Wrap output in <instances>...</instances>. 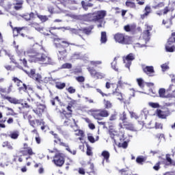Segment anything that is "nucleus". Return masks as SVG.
Wrapping results in <instances>:
<instances>
[{"label": "nucleus", "mask_w": 175, "mask_h": 175, "mask_svg": "<svg viewBox=\"0 0 175 175\" xmlns=\"http://www.w3.org/2000/svg\"><path fill=\"white\" fill-rule=\"evenodd\" d=\"M13 83H10L7 88L0 87V98L3 100H7V102L12 105H18L20 104V100L9 95V94L13 92Z\"/></svg>", "instance_id": "f257e3e1"}, {"label": "nucleus", "mask_w": 175, "mask_h": 175, "mask_svg": "<svg viewBox=\"0 0 175 175\" xmlns=\"http://www.w3.org/2000/svg\"><path fill=\"white\" fill-rule=\"evenodd\" d=\"M38 47H40L39 45H33L31 48H29L26 51V55L29 57L30 62H38L39 61V57L42 53H39Z\"/></svg>", "instance_id": "f03ea898"}, {"label": "nucleus", "mask_w": 175, "mask_h": 175, "mask_svg": "<svg viewBox=\"0 0 175 175\" xmlns=\"http://www.w3.org/2000/svg\"><path fill=\"white\" fill-rule=\"evenodd\" d=\"M55 47L59 51L58 57L60 59H64L66 58V49L70 46V43L68 42V41H62L61 42L55 43Z\"/></svg>", "instance_id": "7ed1b4c3"}, {"label": "nucleus", "mask_w": 175, "mask_h": 175, "mask_svg": "<svg viewBox=\"0 0 175 175\" xmlns=\"http://www.w3.org/2000/svg\"><path fill=\"white\" fill-rule=\"evenodd\" d=\"M50 134L53 135L54 138V143L55 144H59V146H62V147H65L66 151H68L70 154H72V155H76L77 151L76 150H71L70 148H69V145L68 144H66L65 142H62V139L61 137H59V135L58 134L53 131H50Z\"/></svg>", "instance_id": "20e7f679"}, {"label": "nucleus", "mask_w": 175, "mask_h": 175, "mask_svg": "<svg viewBox=\"0 0 175 175\" xmlns=\"http://www.w3.org/2000/svg\"><path fill=\"white\" fill-rule=\"evenodd\" d=\"M89 111L91 113V116L96 120H102V118H106L110 116L109 111L105 109H90Z\"/></svg>", "instance_id": "39448f33"}, {"label": "nucleus", "mask_w": 175, "mask_h": 175, "mask_svg": "<svg viewBox=\"0 0 175 175\" xmlns=\"http://www.w3.org/2000/svg\"><path fill=\"white\" fill-rule=\"evenodd\" d=\"M138 124L140 126H135L132 124V122H124V123H120L119 126H124L126 129L129 131H140V129H143V126H144V121H138Z\"/></svg>", "instance_id": "423d86ee"}, {"label": "nucleus", "mask_w": 175, "mask_h": 175, "mask_svg": "<svg viewBox=\"0 0 175 175\" xmlns=\"http://www.w3.org/2000/svg\"><path fill=\"white\" fill-rule=\"evenodd\" d=\"M114 39L116 42L120 43V44H131V38L122 33H116L114 36Z\"/></svg>", "instance_id": "0eeeda50"}, {"label": "nucleus", "mask_w": 175, "mask_h": 175, "mask_svg": "<svg viewBox=\"0 0 175 175\" xmlns=\"http://www.w3.org/2000/svg\"><path fill=\"white\" fill-rule=\"evenodd\" d=\"M175 32L171 33L165 44V51L167 53H173L175 50Z\"/></svg>", "instance_id": "6e6552de"}, {"label": "nucleus", "mask_w": 175, "mask_h": 175, "mask_svg": "<svg viewBox=\"0 0 175 175\" xmlns=\"http://www.w3.org/2000/svg\"><path fill=\"white\" fill-rule=\"evenodd\" d=\"M19 152L20 154H22L23 157L29 156L26 157V161H28V159H30L32 155H35V152H33V150L32 149V148L29 147L28 146V144L27 143L23 144V150H20Z\"/></svg>", "instance_id": "1a4fd4ad"}, {"label": "nucleus", "mask_w": 175, "mask_h": 175, "mask_svg": "<svg viewBox=\"0 0 175 175\" xmlns=\"http://www.w3.org/2000/svg\"><path fill=\"white\" fill-rule=\"evenodd\" d=\"M156 116L161 120H166L170 116V110L166 107H163L161 109H157L155 111Z\"/></svg>", "instance_id": "9d476101"}, {"label": "nucleus", "mask_w": 175, "mask_h": 175, "mask_svg": "<svg viewBox=\"0 0 175 175\" xmlns=\"http://www.w3.org/2000/svg\"><path fill=\"white\" fill-rule=\"evenodd\" d=\"M87 70L89 72L91 77L96 79V80H102V79H105V77L106 76L105 73L98 72L94 68L88 67Z\"/></svg>", "instance_id": "9b49d317"}, {"label": "nucleus", "mask_w": 175, "mask_h": 175, "mask_svg": "<svg viewBox=\"0 0 175 175\" xmlns=\"http://www.w3.org/2000/svg\"><path fill=\"white\" fill-rule=\"evenodd\" d=\"M52 162H53L57 167H62L64 163H65V156L62 153H57L53 157Z\"/></svg>", "instance_id": "f8f14e48"}, {"label": "nucleus", "mask_w": 175, "mask_h": 175, "mask_svg": "<svg viewBox=\"0 0 175 175\" xmlns=\"http://www.w3.org/2000/svg\"><path fill=\"white\" fill-rule=\"evenodd\" d=\"M72 107H73V105L72 104H68V106L66 107L67 111L65 109H62V111H59V113L63 120L64 118H71L73 114V110H72Z\"/></svg>", "instance_id": "ddd939ff"}, {"label": "nucleus", "mask_w": 175, "mask_h": 175, "mask_svg": "<svg viewBox=\"0 0 175 175\" xmlns=\"http://www.w3.org/2000/svg\"><path fill=\"white\" fill-rule=\"evenodd\" d=\"M137 2V5L140 6H143L144 3H146L145 0H136ZM125 5L127 8H130V9H136V3L135 0H127L125 3Z\"/></svg>", "instance_id": "4468645a"}, {"label": "nucleus", "mask_w": 175, "mask_h": 175, "mask_svg": "<svg viewBox=\"0 0 175 175\" xmlns=\"http://www.w3.org/2000/svg\"><path fill=\"white\" fill-rule=\"evenodd\" d=\"M36 103V109H33V111L38 116L42 117V115L43 113H44V111L46 110V105L43 104H40L39 102Z\"/></svg>", "instance_id": "2eb2a0df"}, {"label": "nucleus", "mask_w": 175, "mask_h": 175, "mask_svg": "<svg viewBox=\"0 0 175 175\" xmlns=\"http://www.w3.org/2000/svg\"><path fill=\"white\" fill-rule=\"evenodd\" d=\"M132 61H135V55L133 53H129L126 56L123 57L124 64H126V68H131V65H132Z\"/></svg>", "instance_id": "dca6fc26"}, {"label": "nucleus", "mask_w": 175, "mask_h": 175, "mask_svg": "<svg viewBox=\"0 0 175 175\" xmlns=\"http://www.w3.org/2000/svg\"><path fill=\"white\" fill-rule=\"evenodd\" d=\"M38 62H42V64H44V65H53V60L51 59V58L43 53H41V55H40Z\"/></svg>", "instance_id": "f3484780"}, {"label": "nucleus", "mask_w": 175, "mask_h": 175, "mask_svg": "<svg viewBox=\"0 0 175 175\" xmlns=\"http://www.w3.org/2000/svg\"><path fill=\"white\" fill-rule=\"evenodd\" d=\"M142 70L144 73H145L150 77H154V74L155 73V70H154V66H146L142 68Z\"/></svg>", "instance_id": "a211bd4d"}, {"label": "nucleus", "mask_w": 175, "mask_h": 175, "mask_svg": "<svg viewBox=\"0 0 175 175\" xmlns=\"http://www.w3.org/2000/svg\"><path fill=\"white\" fill-rule=\"evenodd\" d=\"M106 14L105 10H99L95 12L96 23L104 20L105 17H106Z\"/></svg>", "instance_id": "6ab92c4d"}, {"label": "nucleus", "mask_w": 175, "mask_h": 175, "mask_svg": "<svg viewBox=\"0 0 175 175\" xmlns=\"http://www.w3.org/2000/svg\"><path fill=\"white\" fill-rule=\"evenodd\" d=\"M95 3V0H89L88 1H82L81 5L83 10H88V8H93Z\"/></svg>", "instance_id": "aec40b11"}, {"label": "nucleus", "mask_w": 175, "mask_h": 175, "mask_svg": "<svg viewBox=\"0 0 175 175\" xmlns=\"http://www.w3.org/2000/svg\"><path fill=\"white\" fill-rule=\"evenodd\" d=\"M144 13L141 14L140 16L142 20H144V18H146V17H148V16H150L152 10H151V7L150 5H146L144 10Z\"/></svg>", "instance_id": "412c9836"}, {"label": "nucleus", "mask_w": 175, "mask_h": 175, "mask_svg": "<svg viewBox=\"0 0 175 175\" xmlns=\"http://www.w3.org/2000/svg\"><path fill=\"white\" fill-rule=\"evenodd\" d=\"M7 55L8 57H9L10 59L11 60V62L16 65V68H18V69H21L23 70V66H21L20 63H17L16 59L14 58V55H12L11 53H7Z\"/></svg>", "instance_id": "4be33fe9"}, {"label": "nucleus", "mask_w": 175, "mask_h": 175, "mask_svg": "<svg viewBox=\"0 0 175 175\" xmlns=\"http://www.w3.org/2000/svg\"><path fill=\"white\" fill-rule=\"evenodd\" d=\"M85 18L87 21H90V23H96L95 12L85 14Z\"/></svg>", "instance_id": "5701e85b"}, {"label": "nucleus", "mask_w": 175, "mask_h": 175, "mask_svg": "<svg viewBox=\"0 0 175 175\" xmlns=\"http://www.w3.org/2000/svg\"><path fill=\"white\" fill-rule=\"evenodd\" d=\"M173 18L174 17L172 16L171 18L165 20H163L162 24L165 26L166 28H170L172 25H173Z\"/></svg>", "instance_id": "b1692460"}, {"label": "nucleus", "mask_w": 175, "mask_h": 175, "mask_svg": "<svg viewBox=\"0 0 175 175\" xmlns=\"http://www.w3.org/2000/svg\"><path fill=\"white\" fill-rule=\"evenodd\" d=\"M112 94H113L115 96H118V99L119 100H124V98H122V93L118 92V86H116L115 90H112Z\"/></svg>", "instance_id": "393cba45"}, {"label": "nucleus", "mask_w": 175, "mask_h": 175, "mask_svg": "<svg viewBox=\"0 0 175 175\" xmlns=\"http://www.w3.org/2000/svg\"><path fill=\"white\" fill-rule=\"evenodd\" d=\"M125 32H135L136 31V25H126L124 26Z\"/></svg>", "instance_id": "a878e982"}, {"label": "nucleus", "mask_w": 175, "mask_h": 175, "mask_svg": "<svg viewBox=\"0 0 175 175\" xmlns=\"http://www.w3.org/2000/svg\"><path fill=\"white\" fill-rule=\"evenodd\" d=\"M23 18H24V20H25L26 21H31V20H32V18H35V13L33 12H30L29 14L27 13V14H24L22 16Z\"/></svg>", "instance_id": "bb28decb"}, {"label": "nucleus", "mask_w": 175, "mask_h": 175, "mask_svg": "<svg viewBox=\"0 0 175 175\" xmlns=\"http://www.w3.org/2000/svg\"><path fill=\"white\" fill-rule=\"evenodd\" d=\"M101 157H103V162H109V159H110V152L107 150H103L101 153Z\"/></svg>", "instance_id": "cd10ccee"}, {"label": "nucleus", "mask_w": 175, "mask_h": 175, "mask_svg": "<svg viewBox=\"0 0 175 175\" xmlns=\"http://www.w3.org/2000/svg\"><path fill=\"white\" fill-rule=\"evenodd\" d=\"M36 124H37V125H41L40 129L42 131H45L47 128V125H46V122L43 120L36 119Z\"/></svg>", "instance_id": "c85d7f7f"}, {"label": "nucleus", "mask_w": 175, "mask_h": 175, "mask_svg": "<svg viewBox=\"0 0 175 175\" xmlns=\"http://www.w3.org/2000/svg\"><path fill=\"white\" fill-rule=\"evenodd\" d=\"M165 159L167 161V166H175V161L170 158V154H167L165 156Z\"/></svg>", "instance_id": "c756f323"}, {"label": "nucleus", "mask_w": 175, "mask_h": 175, "mask_svg": "<svg viewBox=\"0 0 175 175\" xmlns=\"http://www.w3.org/2000/svg\"><path fill=\"white\" fill-rule=\"evenodd\" d=\"M18 90L20 92H21V91L23 92H28V91H32V88L29 85H26L25 83H23L22 86L19 87Z\"/></svg>", "instance_id": "7c9ffc66"}, {"label": "nucleus", "mask_w": 175, "mask_h": 175, "mask_svg": "<svg viewBox=\"0 0 175 175\" xmlns=\"http://www.w3.org/2000/svg\"><path fill=\"white\" fill-rule=\"evenodd\" d=\"M36 16H37L41 23H46V21H49V16L46 15H40L38 12H36Z\"/></svg>", "instance_id": "2f4dec72"}, {"label": "nucleus", "mask_w": 175, "mask_h": 175, "mask_svg": "<svg viewBox=\"0 0 175 175\" xmlns=\"http://www.w3.org/2000/svg\"><path fill=\"white\" fill-rule=\"evenodd\" d=\"M146 161H147V157L144 156H138L136 159V163L138 165H143Z\"/></svg>", "instance_id": "473e14b6"}, {"label": "nucleus", "mask_w": 175, "mask_h": 175, "mask_svg": "<svg viewBox=\"0 0 175 175\" xmlns=\"http://www.w3.org/2000/svg\"><path fill=\"white\" fill-rule=\"evenodd\" d=\"M8 136L11 139L16 140V139H18V136H20V133H18V131H12L10 133V135H8Z\"/></svg>", "instance_id": "72a5a7b5"}, {"label": "nucleus", "mask_w": 175, "mask_h": 175, "mask_svg": "<svg viewBox=\"0 0 175 175\" xmlns=\"http://www.w3.org/2000/svg\"><path fill=\"white\" fill-rule=\"evenodd\" d=\"M27 119H28L29 125H31L32 128H36V120H32V116L31 115H29L27 116Z\"/></svg>", "instance_id": "f704fd0d"}, {"label": "nucleus", "mask_w": 175, "mask_h": 175, "mask_svg": "<svg viewBox=\"0 0 175 175\" xmlns=\"http://www.w3.org/2000/svg\"><path fill=\"white\" fill-rule=\"evenodd\" d=\"M103 103L105 109H109L113 107V103H111V102H110L109 100L104 99Z\"/></svg>", "instance_id": "c9c22d12"}, {"label": "nucleus", "mask_w": 175, "mask_h": 175, "mask_svg": "<svg viewBox=\"0 0 175 175\" xmlns=\"http://www.w3.org/2000/svg\"><path fill=\"white\" fill-rule=\"evenodd\" d=\"M55 29H62V27H52L49 29V32L51 33V35H53V36H57L58 35V33L54 31Z\"/></svg>", "instance_id": "e433bc0d"}, {"label": "nucleus", "mask_w": 175, "mask_h": 175, "mask_svg": "<svg viewBox=\"0 0 175 175\" xmlns=\"http://www.w3.org/2000/svg\"><path fill=\"white\" fill-rule=\"evenodd\" d=\"M70 32L74 33V35H79L84 40V38L80 34L81 33V29H71Z\"/></svg>", "instance_id": "4c0bfd02"}, {"label": "nucleus", "mask_w": 175, "mask_h": 175, "mask_svg": "<svg viewBox=\"0 0 175 175\" xmlns=\"http://www.w3.org/2000/svg\"><path fill=\"white\" fill-rule=\"evenodd\" d=\"M66 87V83H62V82H56L55 83V88H57V90H64Z\"/></svg>", "instance_id": "58836bf2"}, {"label": "nucleus", "mask_w": 175, "mask_h": 175, "mask_svg": "<svg viewBox=\"0 0 175 175\" xmlns=\"http://www.w3.org/2000/svg\"><path fill=\"white\" fill-rule=\"evenodd\" d=\"M24 29V27H14L13 32H16L17 35H21V36H25V34L21 33V31Z\"/></svg>", "instance_id": "ea45409f"}, {"label": "nucleus", "mask_w": 175, "mask_h": 175, "mask_svg": "<svg viewBox=\"0 0 175 175\" xmlns=\"http://www.w3.org/2000/svg\"><path fill=\"white\" fill-rule=\"evenodd\" d=\"M100 42L101 43H106V42H107V35L106 34V31L101 32Z\"/></svg>", "instance_id": "a19ab883"}, {"label": "nucleus", "mask_w": 175, "mask_h": 175, "mask_svg": "<svg viewBox=\"0 0 175 175\" xmlns=\"http://www.w3.org/2000/svg\"><path fill=\"white\" fill-rule=\"evenodd\" d=\"M31 25H33V27L35 28V29H36V31H38V32H42V31H44V28L41 27L39 25V23H32Z\"/></svg>", "instance_id": "79ce46f5"}, {"label": "nucleus", "mask_w": 175, "mask_h": 175, "mask_svg": "<svg viewBox=\"0 0 175 175\" xmlns=\"http://www.w3.org/2000/svg\"><path fill=\"white\" fill-rule=\"evenodd\" d=\"M120 120L122 122V124L126 122V120H128V118L126 117V112H122V113L120 116Z\"/></svg>", "instance_id": "37998d69"}, {"label": "nucleus", "mask_w": 175, "mask_h": 175, "mask_svg": "<svg viewBox=\"0 0 175 175\" xmlns=\"http://www.w3.org/2000/svg\"><path fill=\"white\" fill-rule=\"evenodd\" d=\"M31 79L35 80V81H37V83H42V81H43V80L42 79V75H40V74H36Z\"/></svg>", "instance_id": "c03bdc74"}, {"label": "nucleus", "mask_w": 175, "mask_h": 175, "mask_svg": "<svg viewBox=\"0 0 175 175\" xmlns=\"http://www.w3.org/2000/svg\"><path fill=\"white\" fill-rule=\"evenodd\" d=\"M12 81H14V83H16L17 87H20L21 85H23V82L21 81V80H20L18 78L14 77L12 78Z\"/></svg>", "instance_id": "a18cd8bd"}, {"label": "nucleus", "mask_w": 175, "mask_h": 175, "mask_svg": "<svg viewBox=\"0 0 175 175\" xmlns=\"http://www.w3.org/2000/svg\"><path fill=\"white\" fill-rule=\"evenodd\" d=\"M152 27L151 26L147 25V29L144 31V35L146 38H150V31H152Z\"/></svg>", "instance_id": "49530a36"}, {"label": "nucleus", "mask_w": 175, "mask_h": 175, "mask_svg": "<svg viewBox=\"0 0 175 175\" xmlns=\"http://www.w3.org/2000/svg\"><path fill=\"white\" fill-rule=\"evenodd\" d=\"M117 88V84L116 83H111L110 82H107L105 83V88H107V90H110V88Z\"/></svg>", "instance_id": "de8ad7c7"}, {"label": "nucleus", "mask_w": 175, "mask_h": 175, "mask_svg": "<svg viewBox=\"0 0 175 175\" xmlns=\"http://www.w3.org/2000/svg\"><path fill=\"white\" fill-rule=\"evenodd\" d=\"M21 63L19 65H21V66L23 68H28V62H27V59L25 58L24 59H20Z\"/></svg>", "instance_id": "09e8293b"}, {"label": "nucleus", "mask_w": 175, "mask_h": 175, "mask_svg": "<svg viewBox=\"0 0 175 175\" xmlns=\"http://www.w3.org/2000/svg\"><path fill=\"white\" fill-rule=\"evenodd\" d=\"M3 147H7L8 150H13V146H12V144L9 142V141H5L3 143Z\"/></svg>", "instance_id": "8fccbe9b"}, {"label": "nucleus", "mask_w": 175, "mask_h": 175, "mask_svg": "<svg viewBox=\"0 0 175 175\" xmlns=\"http://www.w3.org/2000/svg\"><path fill=\"white\" fill-rule=\"evenodd\" d=\"M119 173H120L121 175H131V172L125 168L120 170Z\"/></svg>", "instance_id": "3c124183"}, {"label": "nucleus", "mask_w": 175, "mask_h": 175, "mask_svg": "<svg viewBox=\"0 0 175 175\" xmlns=\"http://www.w3.org/2000/svg\"><path fill=\"white\" fill-rule=\"evenodd\" d=\"M137 83L139 85V87H140V88H143L144 87V80H143V79L142 78H138L137 79Z\"/></svg>", "instance_id": "603ef678"}, {"label": "nucleus", "mask_w": 175, "mask_h": 175, "mask_svg": "<svg viewBox=\"0 0 175 175\" xmlns=\"http://www.w3.org/2000/svg\"><path fill=\"white\" fill-rule=\"evenodd\" d=\"M92 29L88 27L81 28V31L85 33V35H90L91 33Z\"/></svg>", "instance_id": "864d4df0"}, {"label": "nucleus", "mask_w": 175, "mask_h": 175, "mask_svg": "<svg viewBox=\"0 0 175 175\" xmlns=\"http://www.w3.org/2000/svg\"><path fill=\"white\" fill-rule=\"evenodd\" d=\"M15 10H20L23 8V1H18L14 7Z\"/></svg>", "instance_id": "5fc2aeb1"}, {"label": "nucleus", "mask_w": 175, "mask_h": 175, "mask_svg": "<svg viewBox=\"0 0 175 175\" xmlns=\"http://www.w3.org/2000/svg\"><path fill=\"white\" fill-rule=\"evenodd\" d=\"M7 110L8 111H11V113H10V116H12L13 117H16V118H17V116H18V113L14 112V110H13V109L10 107H7Z\"/></svg>", "instance_id": "6e6d98bb"}, {"label": "nucleus", "mask_w": 175, "mask_h": 175, "mask_svg": "<svg viewBox=\"0 0 175 175\" xmlns=\"http://www.w3.org/2000/svg\"><path fill=\"white\" fill-rule=\"evenodd\" d=\"M118 146L120 148H128V142L124 141L123 143H118Z\"/></svg>", "instance_id": "4d7b16f0"}, {"label": "nucleus", "mask_w": 175, "mask_h": 175, "mask_svg": "<svg viewBox=\"0 0 175 175\" xmlns=\"http://www.w3.org/2000/svg\"><path fill=\"white\" fill-rule=\"evenodd\" d=\"M75 136H80L81 137H84V131H83V130H76Z\"/></svg>", "instance_id": "13d9d810"}, {"label": "nucleus", "mask_w": 175, "mask_h": 175, "mask_svg": "<svg viewBox=\"0 0 175 175\" xmlns=\"http://www.w3.org/2000/svg\"><path fill=\"white\" fill-rule=\"evenodd\" d=\"M26 73L32 79L36 75V70L31 69L29 72L26 71Z\"/></svg>", "instance_id": "bf43d9fd"}, {"label": "nucleus", "mask_w": 175, "mask_h": 175, "mask_svg": "<svg viewBox=\"0 0 175 175\" xmlns=\"http://www.w3.org/2000/svg\"><path fill=\"white\" fill-rule=\"evenodd\" d=\"M166 93V90L163 88H161L159 90V94L161 98H165V94Z\"/></svg>", "instance_id": "052dcab7"}, {"label": "nucleus", "mask_w": 175, "mask_h": 175, "mask_svg": "<svg viewBox=\"0 0 175 175\" xmlns=\"http://www.w3.org/2000/svg\"><path fill=\"white\" fill-rule=\"evenodd\" d=\"M62 69H72V64L65 63L62 66Z\"/></svg>", "instance_id": "680f3d73"}, {"label": "nucleus", "mask_w": 175, "mask_h": 175, "mask_svg": "<svg viewBox=\"0 0 175 175\" xmlns=\"http://www.w3.org/2000/svg\"><path fill=\"white\" fill-rule=\"evenodd\" d=\"M154 128L155 129H163V124L157 122L154 124Z\"/></svg>", "instance_id": "e2e57ef3"}, {"label": "nucleus", "mask_w": 175, "mask_h": 175, "mask_svg": "<svg viewBox=\"0 0 175 175\" xmlns=\"http://www.w3.org/2000/svg\"><path fill=\"white\" fill-rule=\"evenodd\" d=\"M86 154L88 157H92L93 153H92V149L90 147V146H87V150H86Z\"/></svg>", "instance_id": "0e129e2a"}, {"label": "nucleus", "mask_w": 175, "mask_h": 175, "mask_svg": "<svg viewBox=\"0 0 175 175\" xmlns=\"http://www.w3.org/2000/svg\"><path fill=\"white\" fill-rule=\"evenodd\" d=\"M149 106L153 109H158L160 107L159 103H149Z\"/></svg>", "instance_id": "69168bd1"}, {"label": "nucleus", "mask_w": 175, "mask_h": 175, "mask_svg": "<svg viewBox=\"0 0 175 175\" xmlns=\"http://www.w3.org/2000/svg\"><path fill=\"white\" fill-rule=\"evenodd\" d=\"M102 61H91L90 65H92L93 66H98V65H101Z\"/></svg>", "instance_id": "338daca9"}, {"label": "nucleus", "mask_w": 175, "mask_h": 175, "mask_svg": "<svg viewBox=\"0 0 175 175\" xmlns=\"http://www.w3.org/2000/svg\"><path fill=\"white\" fill-rule=\"evenodd\" d=\"M66 91H68L69 94H75L76 92V89L72 86H70L66 89Z\"/></svg>", "instance_id": "774afa93"}]
</instances>
